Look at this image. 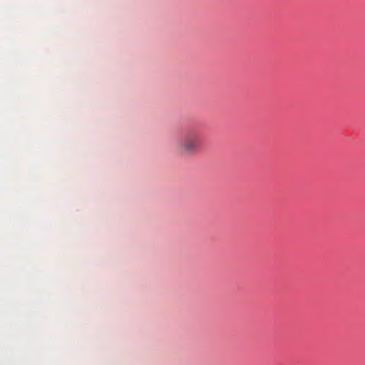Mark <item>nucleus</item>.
Segmentation results:
<instances>
[{"mask_svg": "<svg viewBox=\"0 0 365 365\" xmlns=\"http://www.w3.org/2000/svg\"><path fill=\"white\" fill-rule=\"evenodd\" d=\"M200 133L196 130H187L176 143L178 153L183 157L195 155L201 147Z\"/></svg>", "mask_w": 365, "mask_h": 365, "instance_id": "f257e3e1", "label": "nucleus"}]
</instances>
